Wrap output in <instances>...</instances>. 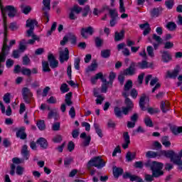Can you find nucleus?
Instances as JSON below:
<instances>
[{
	"mask_svg": "<svg viewBox=\"0 0 182 182\" xmlns=\"http://www.w3.org/2000/svg\"><path fill=\"white\" fill-rule=\"evenodd\" d=\"M5 25L6 28H5ZM4 39L3 42V48L1 49V53H0V75L4 73V66L2 62H5V59H6V55L9 53V50L15 43H16V40H11L9 41V45L8 46V38H6V29H8V26H6V19L4 21Z\"/></svg>",
	"mask_w": 182,
	"mask_h": 182,
	"instance_id": "nucleus-1",
	"label": "nucleus"
},
{
	"mask_svg": "<svg viewBox=\"0 0 182 182\" xmlns=\"http://www.w3.org/2000/svg\"><path fill=\"white\" fill-rule=\"evenodd\" d=\"M144 166L147 168H150V170L152 171V175L146 174L145 176V180L146 181H153L154 177H160V176H163V174H164V173L162 171L163 164H161V162H158L156 161H147Z\"/></svg>",
	"mask_w": 182,
	"mask_h": 182,
	"instance_id": "nucleus-2",
	"label": "nucleus"
},
{
	"mask_svg": "<svg viewBox=\"0 0 182 182\" xmlns=\"http://www.w3.org/2000/svg\"><path fill=\"white\" fill-rule=\"evenodd\" d=\"M0 9L3 16V21H4V28L6 29V25L5 24V20L6 19V12H9V18H14V16L16 15V9L14 6H7L4 7L2 5V1L0 0Z\"/></svg>",
	"mask_w": 182,
	"mask_h": 182,
	"instance_id": "nucleus-3",
	"label": "nucleus"
},
{
	"mask_svg": "<svg viewBox=\"0 0 182 182\" xmlns=\"http://www.w3.org/2000/svg\"><path fill=\"white\" fill-rule=\"evenodd\" d=\"M106 166V163L103 161V159L100 156L95 157L90 159L87 165L88 170H90V167H97V168H103Z\"/></svg>",
	"mask_w": 182,
	"mask_h": 182,
	"instance_id": "nucleus-4",
	"label": "nucleus"
},
{
	"mask_svg": "<svg viewBox=\"0 0 182 182\" xmlns=\"http://www.w3.org/2000/svg\"><path fill=\"white\" fill-rule=\"evenodd\" d=\"M23 99L26 103H31V99L32 98L33 94L31 90L28 87H23L21 90Z\"/></svg>",
	"mask_w": 182,
	"mask_h": 182,
	"instance_id": "nucleus-5",
	"label": "nucleus"
},
{
	"mask_svg": "<svg viewBox=\"0 0 182 182\" xmlns=\"http://www.w3.org/2000/svg\"><path fill=\"white\" fill-rule=\"evenodd\" d=\"M133 87V82L129 80L124 85V91L122 92V96L125 97V99H129V96H130V90Z\"/></svg>",
	"mask_w": 182,
	"mask_h": 182,
	"instance_id": "nucleus-6",
	"label": "nucleus"
},
{
	"mask_svg": "<svg viewBox=\"0 0 182 182\" xmlns=\"http://www.w3.org/2000/svg\"><path fill=\"white\" fill-rule=\"evenodd\" d=\"M93 32H95V29L92 26L82 28L81 29V36L84 39H87L89 36H92V35H93Z\"/></svg>",
	"mask_w": 182,
	"mask_h": 182,
	"instance_id": "nucleus-7",
	"label": "nucleus"
},
{
	"mask_svg": "<svg viewBox=\"0 0 182 182\" xmlns=\"http://www.w3.org/2000/svg\"><path fill=\"white\" fill-rule=\"evenodd\" d=\"M69 60V50L68 48L60 49V62L63 63V62H67Z\"/></svg>",
	"mask_w": 182,
	"mask_h": 182,
	"instance_id": "nucleus-8",
	"label": "nucleus"
},
{
	"mask_svg": "<svg viewBox=\"0 0 182 182\" xmlns=\"http://www.w3.org/2000/svg\"><path fill=\"white\" fill-rule=\"evenodd\" d=\"M125 105L127 107H122V114L127 115L129 114V112L131 111L132 109H133V102L129 98H126Z\"/></svg>",
	"mask_w": 182,
	"mask_h": 182,
	"instance_id": "nucleus-9",
	"label": "nucleus"
},
{
	"mask_svg": "<svg viewBox=\"0 0 182 182\" xmlns=\"http://www.w3.org/2000/svg\"><path fill=\"white\" fill-rule=\"evenodd\" d=\"M149 97L146 95H142L139 100V106L141 110H146V107L149 106Z\"/></svg>",
	"mask_w": 182,
	"mask_h": 182,
	"instance_id": "nucleus-10",
	"label": "nucleus"
},
{
	"mask_svg": "<svg viewBox=\"0 0 182 182\" xmlns=\"http://www.w3.org/2000/svg\"><path fill=\"white\" fill-rule=\"evenodd\" d=\"M181 72V67L179 65H177L173 71H168L167 72V76L168 77H171V79H176L177 76H178V73Z\"/></svg>",
	"mask_w": 182,
	"mask_h": 182,
	"instance_id": "nucleus-11",
	"label": "nucleus"
},
{
	"mask_svg": "<svg viewBox=\"0 0 182 182\" xmlns=\"http://www.w3.org/2000/svg\"><path fill=\"white\" fill-rule=\"evenodd\" d=\"M123 73L127 76H133L136 73V64L134 63H131L129 68L124 70Z\"/></svg>",
	"mask_w": 182,
	"mask_h": 182,
	"instance_id": "nucleus-12",
	"label": "nucleus"
},
{
	"mask_svg": "<svg viewBox=\"0 0 182 182\" xmlns=\"http://www.w3.org/2000/svg\"><path fill=\"white\" fill-rule=\"evenodd\" d=\"M48 58L50 63V66L52 69H55L59 66V61L55 59V56L53 54H49Z\"/></svg>",
	"mask_w": 182,
	"mask_h": 182,
	"instance_id": "nucleus-13",
	"label": "nucleus"
},
{
	"mask_svg": "<svg viewBox=\"0 0 182 182\" xmlns=\"http://www.w3.org/2000/svg\"><path fill=\"white\" fill-rule=\"evenodd\" d=\"M124 178H129L130 181L143 182V179L135 175H132L130 173H126L123 175Z\"/></svg>",
	"mask_w": 182,
	"mask_h": 182,
	"instance_id": "nucleus-14",
	"label": "nucleus"
},
{
	"mask_svg": "<svg viewBox=\"0 0 182 182\" xmlns=\"http://www.w3.org/2000/svg\"><path fill=\"white\" fill-rule=\"evenodd\" d=\"M161 60L164 63H168V62L171 61V55L168 51H161Z\"/></svg>",
	"mask_w": 182,
	"mask_h": 182,
	"instance_id": "nucleus-15",
	"label": "nucleus"
},
{
	"mask_svg": "<svg viewBox=\"0 0 182 182\" xmlns=\"http://www.w3.org/2000/svg\"><path fill=\"white\" fill-rule=\"evenodd\" d=\"M129 144H130V136L128 132L124 133V143L122 144V149L126 150L129 148Z\"/></svg>",
	"mask_w": 182,
	"mask_h": 182,
	"instance_id": "nucleus-16",
	"label": "nucleus"
},
{
	"mask_svg": "<svg viewBox=\"0 0 182 182\" xmlns=\"http://www.w3.org/2000/svg\"><path fill=\"white\" fill-rule=\"evenodd\" d=\"M182 150L179 151L178 154H175V161L174 164L178 166V167H182Z\"/></svg>",
	"mask_w": 182,
	"mask_h": 182,
	"instance_id": "nucleus-17",
	"label": "nucleus"
},
{
	"mask_svg": "<svg viewBox=\"0 0 182 182\" xmlns=\"http://www.w3.org/2000/svg\"><path fill=\"white\" fill-rule=\"evenodd\" d=\"M159 79L157 77L153 78L150 82V86H154L155 87L152 89V93H154L157 89H159L161 85L158 82Z\"/></svg>",
	"mask_w": 182,
	"mask_h": 182,
	"instance_id": "nucleus-18",
	"label": "nucleus"
},
{
	"mask_svg": "<svg viewBox=\"0 0 182 182\" xmlns=\"http://www.w3.org/2000/svg\"><path fill=\"white\" fill-rule=\"evenodd\" d=\"M80 137V139H83L85 140L82 143L83 146H86L90 144V140H91L90 136L86 135L85 132L82 133Z\"/></svg>",
	"mask_w": 182,
	"mask_h": 182,
	"instance_id": "nucleus-19",
	"label": "nucleus"
},
{
	"mask_svg": "<svg viewBox=\"0 0 182 182\" xmlns=\"http://www.w3.org/2000/svg\"><path fill=\"white\" fill-rule=\"evenodd\" d=\"M21 156L23 160H28L29 159V151H28V146L23 145L21 149Z\"/></svg>",
	"mask_w": 182,
	"mask_h": 182,
	"instance_id": "nucleus-20",
	"label": "nucleus"
},
{
	"mask_svg": "<svg viewBox=\"0 0 182 182\" xmlns=\"http://www.w3.org/2000/svg\"><path fill=\"white\" fill-rule=\"evenodd\" d=\"M0 109L1 110V113H6V116H11V114H12V109H11V107L9 106L6 111L5 105H4V104L1 102H0Z\"/></svg>",
	"mask_w": 182,
	"mask_h": 182,
	"instance_id": "nucleus-21",
	"label": "nucleus"
},
{
	"mask_svg": "<svg viewBox=\"0 0 182 182\" xmlns=\"http://www.w3.org/2000/svg\"><path fill=\"white\" fill-rule=\"evenodd\" d=\"M36 25H38V22L33 19H28L26 23V27L29 28V29H35Z\"/></svg>",
	"mask_w": 182,
	"mask_h": 182,
	"instance_id": "nucleus-22",
	"label": "nucleus"
},
{
	"mask_svg": "<svg viewBox=\"0 0 182 182\" xmlns=\"http://www.w3.org/2000/svg\"><path fill=\"white\" fill-rule=\"evenodd\" d=\"M166 159H171V161L174 164V161L176 160V152L174 151H166Z\"/></svg>",
	"mask_w": 182,
	"mask_h": 182,
	"instance_id": "nucleus-23",
	"label": "nucleus"
},
{
	"mask_svg": "<svg viewBox=\"0 0 182 182\" xmlns=\"http://www.w3.org/2000/svg\"><path fill=\"white\" fill-rule=\"evenodd\" d=\"M17 137L22 139L23 140L26 139V134L25 133V127H22L20 129L16 132Z\"/></svg>",
	"mask_w": 182,
	"mask_h": 182,
	"instance_id": "nucleus-24",
	"label": "nucleus"
},
{
	"mask_svg": "<svg viewBox=\"0 0 182 182\" xmlns=\"http://www.w3.org/2000/svg\"><path fill=\"white\" fill-rule=\"evenodd\" d=\"M139 28H141V29H144L143 33L144 36H146V35H149V33H150V31H151L150 26L147 23L141 24L139 26Z\"/></svg>",
	"mask_w": 182,
	"mask_h": 182,
	"instance_id": "nucleus-25",
	"label": "nucleus"
},
{
	"mask_svg": "<svg viewBox=\"0 0 182 182\" xmlns=\"http://www.w3.org/2000/svg\"><path fill=\"white\" fill-rule=\"evenodd\" d=\"M98 79H103V73H97L94 77H91V83L92 85H96V82H97Z\"/></svg>",
	"mask_w": 182,
	"mask_h": 182,
	"instance_id": "nucleus-26",
	"label": "nucleus"
},
{
	"mask_svg": "<svg viewBox=\"0 0 182 182\" xmlns=\"http://www.w3.org/2000/svg\"><path fill=\"white\" fill-rule=\"evenodd\" d=\"M26 41L25 39H23L20 41L19 46H18V50L22 53L23 52H25L26 50Z\"/></svg>",
	"mask_w": 182,
	"mask_h": 182,
	"instance_id": "nucleus-27",
	"label": "nucleus"
},
{
	"mask_svg": "<svg viewBox=\"0 0 182 182\" xmlns=\"http://www.w3.org/2000/svg\"><path fill=\"white\" fill-rule=\"evenodd\" d=\"M37 143L42 149L48 148V141H46L44 138H40L38 140H37Z\"/></svg>",
	"mask_w": 182,
	"mask_h": 182,
	"instance_id": "nucleus-28",
	"label": "nucleus"
},
{
	"mask_svg": "<svg viewBox=\"0 0 182 182\" xmlns=\"http://www.w3.org/2000/svg\"><path fill=\"white\" fill-rule=\"evenodd\" d=\"M170 106V103L168 101H162L161 102V109L164 113H166V112H168V107Z\"/></svg>",
	"mask_w": 182,
	"mask_h": 182,
	"instance_id": "nucleus-29",
	"label": "nucleus"
},
{
	"mask_svg": "<svg viewBox=\"0 0 182 182\" xmlns=\"http://www.w3.org/2000/svg\"><path fill=\"white\" fill-rule=\"evenodd\" d=\"M113 174L115 178H119V176H122L123 174V169L122 168L114 167L113 168Z\"/></svg>",
	"mask_w": 182,
	"mask_h": 182,
	"instance_id": "nucleus-30",
	"label": "nucleus"
},
{
	"mask_svg": "<svg viewBox=\"0 0 182 182\" xmlns=\"http://www.w3.org/2000/svg\"><path fill=\"white\" fill-rule=\"evenodd\" d=\"M102 85L101 88L102 93H106L107 92V85L110 82H107L106 79L102 78Z\"/></svg>",
	"mask_w": 182,
	"mask_h": 182,
	"instance_id": "nucleus-31",
	"label": "nucleus"
},
{
	"mask_svg": "<svg viewBox=\"0 0 182 182\" xmlns=\"http://www.w3.org/2000/svg\"><path fill=\"white\" fill-rule=\"evenodd\" d=\"M43 11L46 12V11L50 10V0H43Z\"/></svg>",
	"mask_w": 182,
	"mask_h": 182,
	"instance_id": "nucleus-32",
	"label": "nucleus"
},
{
	"mask_svg": "<svg viewBox=\"0 0 182 182\" xmlns=\"http://www.w3.org/2000/svg\"><path fill=\"white\" fill-rule=\"evenodd\" d=\"M150 66L151 65L146 60H143L138 63V68H139V69H147V68H150Z\"/></svg>",
	"mask_w": 182,
	"mask_h": 182,
	"instance_id": "nucleus-33",
	"label": "nucleus"
},
{
	"mask_svg": "<svg viewBox=\"0 0 182 182\" xmlns=\"http://www.w3.org/2000/svg\"><path fill=\"white\" fill-rule=\"evenodd\" d=\"M146 159H156L157 157V152L153 151H148L146 153Z\"/></svg>",
	"mask_w": 182,
	"mask_h": 182,
	"instance_id": "nucleus-34",
	"label": "nucleus"
},
{
	"mask_svg": "<svg viewBox=\"0 0 182 182\" xmlns=\"http://www.w3.org/2000/svg\"><path fill=\"white\" fill-rule=\"evenodd\" d=\"M123 38H124V31H121V32H116L115 33V41L117 42H119V41H122V39H123Z\"/></svg>",
	"mask_w": 182,
	"mask_h": 182,
	"instance_id": "nucleus-35",
	"label": "nucleus"
},
{
	"mask_svg": "<svg viewBox=\"0 0 182 182\" xmlns=\"http://www.w3.org/2000/svg\"><path fill=\"white\" fill-rule=\"evenodd\" d=\"M56 26H58V23H53L50 29L47 32V36H50V35H52V33L56 31Z\"/></svg>",
	"mask_w": 182,
	"mask_h": 182,
	"instance_id": "nucleus-36",
	"label": "nucleus"
},
{
	"mask_svg": "<svg viewBox=\"0 0 182 182\" xmlns=\"http://www.w3.org/2000/svg\"><path fill=\"white\" fill-rule=\"evenodd\" d=\"M65 37L67 38L68 41H71L72 43H75L76 42V36H75V34L72 33H68Z\"/></svg>",
	"mask_w": 182,
	"mask_h": 182,
	"instance_id": "nucleus-37",
	"label": "nucleus"
},
{
	"mask_svg": "<svg viewBox=\"0 0 182 182\" xmlns=\"http://www.w3.org/2000/svg\"><path fill=\"white\" fill-rule=\"evenodd\" d=\"M42 68L43 72H50V68H49V63L48 61L42 62Z\"/></svg>",
	"mask_w": 182,
	"mask_h": 182,
	"instance_id": "nucleus-38",
	"label": "nucleus"
},
{
	"mask_svg": "<svg viewBox=\"0 0 182 182\" xmlns=\"http://www.w3.org/2000/svg\"><path fill=\"white\" fill-rule=\"evenodd\" d=\"M21 73L24 76H31L32 75V71L29 68H21Z\"/></svg>",
	"mask_w": 182,
	"mask_h": 182,
	"instance_id": "nucleus-39",
	"label": "nucleus"
},
{
	"mask_svg": "<svg viewBox=\"0 0 182 182\" xmlns=\"http://www.w3.org/2000/svg\"><path fill=\"white\" fill-rule=\"evenodd\" d=\"M166 28L168 29V31H176V28H177V25L174 22H169L166 25Z\"/></svg>",
	"mask_w": 182,
	"mask_h": 182,
	"instance_id": "nucleus-40",
	"label": "nucleus"
},
{
	"mask_svg": "<svg viewBox=\"0 0 182 182\" xmlns=\"http://www.w3.org/2000/svg\"><path fill=\"white\" fill-rule=\"evenodd\" d=\"M171 130L173 134H180V133H182V127H173L171 128Z\"/></svg>",
	"mask_w": 182,
	"mask_h": 182,
	"instance_id": "nucleus-41",
	"label": "nucleus"
},
{
	"mask_svg": "<svg viewBox=\"0 0 182 182\" xmlns=\"http://www.w3.org/2000/svg\"><path fill=\"white\" fill-rule=\"evenodd\" d=\"M161 143L164 146H165V147H170L171 145V143H170V141H168V137L167 136H164L162 138Z\"/></svg>",
	"mask_w": 182,
	"mask_h": 182,
	"instance_id": "nucleus-42",
	"label": "nucleus"
},
{
	"mask_svg": "<svg viewBox=\"0 0 182 182\" xmlns=\"http://www.w3.org/2000/svg\"><path fill=\"white\" fill-rule=\"evenodd\" d=\"M31 11V6H21V11L23 14H25V15H28V13H30Z\"/></svg>",
	"mask_w": 182,
	"mask_h": 182,
	"instance_id": "nucleus-43",
	"label": "nucleus"
},
{
	"mask_svg": "<svg viewBox=\"0 0 182 182\" xmlns=\"http://www.w3.org/2000/svg\"><path fill=\"white\" fill-rule=\"evenodd\" d=\"M72 97V93L69 92L66 94L65 95V103L68 105V106H70L72 105V100L70 99Z\"/></svg>",
	"mask_w": 182,
	"mask_h": 182,
	"instance_id": "nucleus-44",
	"label": "nucleus"
},
{
	"mask_svg": "<svg viewBox=\"0 0 182 182\" xmlns=\"http://www.w3.org/2000/svg\"><path fill=\"white\" fill-rule=\"evenodd\" d=\"M161 11H162L161 8L154 9L151 11V16H159V14H160V12H161Z\"/></svg>",
	"mask_w": 182,
	"mask_h": 182,
	"instance_id": "nucleus-45",
	"label": "nucleus"
},
{
	"mask_svg": "<svg viewBox=\"0 0 182 182\" xmlns=\"http://www.w3.org/2000/svg\"><path fill=\"white\" fill-rule=\"evenodd\" d=\"M32 39H30L28 41V42H26L27 45H33V43H35V42H36V41H39V36H33V37H31Z\"/></svg>",
	"mask_w": 182,
	"mask_h": 182,
	"instance_id": "nucleus-46",
	"label": "nucleus"
},
{
	"mask_svg": "<svg viewBox=\"0 0 182 182\" xmlns=\"http://www.w3.org/2000/svg\"><path fill=\"white\" fill-rule=\"evenodd\" d=\"M136 157L135 154H132V152H127L126 155L127 161H132V160H134Z\"/></svg>",
	"mask_w": 182,
	"mask_h": 182,
	"instance_id": "nucleus-47",
	"label": "nucleus"
},
{
	"mask_svg": "<svg viewBox=\"0 0 182 182\" xmlns=\"http://www.w3.org/2000/svg\"><path fill=\"white\" fill-rule=\"evenodd\" d=\"M146 51L150 58H154V49L151 46L146 48Z\"/></svg>",
	"mask_w": 182,
	"mask_h": 182,
	"instance_id": "nucleus-48",
	"label": "nucleus"
},
{
	"mask_svg": "<svg viewBox=\"0 0 182 182\" xmlns=\"http://www.w3.org/2000/svg\"><path fill=\"white\" fill-rule=\"evenodd\" d=\"M97 69V63H95L91 64L86 70L87 72H93Z\"/></svg>",
	"mask_w": 182,
	"mask_h": 182,
	"instance_id": "nucleus-49",
	"label": "nucleus"
},
{
	"mask_svg": "<svg viewBox=\"0 0 182 182\" xmlns=\"http://www.w3.org/2000/svg\"><path fill=\"white\" fill-rule=\"evenodd\" d=\"M37 127H38L39 130H45L46 127V126L45 125V121H38L37 122Z\"/></svg>",
	"mask_w": 182,
	"mask_h": 182,
	"instance_id": "nucleus-50",
	"label": "nucleus"
},
{
	"mask_svg": "<svg viewBox=\"0 0 182 182\" xmlns=\"http://www.w3.org/2000/svg\"><path fill=\"white\" fill-rule=\"evenodd\" d=\"M144 123H145L146 126H147L148 127H153V122L151 121L150 117H146L144 119Z\"/></svg>",
	"mask_w": 182,
	"mask_h": 182,
	"instance_id": "nucleus-51",
	"label": "nucleus"
},
{
	"mask_svg": "<svg viewBox=\"0 0 182 182\" xmlns=\"http://www.w3.org/2000/svg\"><path fill=\"white\" fill-rule=\"evenodd\" d=\"M95 132L98 134L99 137H103V134L102 133V129L99 128V125L97 124H94Z\"/></svg>",
	"mask_w": 182,
	"mask_h": 182,
	"instance_id": "nucleus-52",
	"label": "nucleus"
},
{
	"mask_svg": "<svg viewBox=\"0 0 182 182\" xmlns=\"http://www.w3.org/2000/svg\"><path fill=\"white\" fill-rule=\"evenodd\" d=\"M119 12L121 14H124V12H126V8L124 7L123 0H119Z\"/></svg>",
	"mask_w": 182,
	"mask_h": 182,
	"instance_id": "nucleus-53",
	"label": "nucleus"
},
{
	"mask_svg": "<svg viewBox=\"0 0 182 182\" xmlns=\"http://www.w3.org/2000/svg\"><path fill=\"white\" fill-rule=\"evenodd\" d=\"M80 58H77L75 59L74 61V67L77 70H79L80 69Z\"/></svg>",
	"mask_w": 182,
	"mask_h": 182,
	"instance_id": "nucleus-54",
	"label": "nucleus"
},
{
	"mask_svg": "<svg viewBox=\"0 0 182 182\" xmlns=\"http://www.w3.org/2000/svg\"><path fill=\"white\" fill-rule=\"evenodd\" d=\"M4 102H5L7 105H9L11 103V94L6 93L4 95L3 97Z\"/></svg>",
	"mask_w": 182,
	"mask_h": 182,
	"instance_id": "nucleus-55",
	"label": "nucleus"
},
{
	"mask_svg": "<svg viewBox=\"0 0 182 182\" xmlns=\"http://www.w3.org/2000/svg\"><path fill=\"white\" fill-rule=\"evenodd\" d=\"M101 56L102 58H109V56H110V50H103L101 51Z\"/></svg>",
	"mask_w": 182,
	"mask_h": 182,
	"instance_id": "nucleus-56",
	"label": "nucleus"
},
{
	"mask_svg": "<svg viewBox=\"0 0 182 182\" xmlns=\"http://www.w3.org/2000/svg\"><path fill=\"white\" fill-rule=\"evenodd\" d=\"M60 90L62 92V93H66L69 92V88L68 87V84L64 83L61 85Z\"/></svg>",
	"mask_w": 182,
	"mask_h": 182,
	"instance_id": "nucleus-57",
	"label": "nucleus"
},
{
	"mask_svg": "<svg viewBox=\"0 0 182 182\" xmlns=\"http://www.w3.org/2000/svg\"><path fill=\"white\" fill-rule=\"evenodd\" d=\"M109 15H110L111 18H112V19L117 18V10H116V9H110Z\"/></svg>",
	"mask_w": 182,
	"mask_h": 182,
	"instance_id": "nucleus-58",
	"label": "nucleus"
},
{
	"mask_svg": "<svg viewBox=\"0 0 182 182\" xmlns=\"http://www.w3.org/2000/svg\"><path fill=\"white\" fill-rule=\"evenodd\" d=\"M114 112L115 116H117V117H122V116H123V112H122V111L120 110V108H119V107H115L114 109Z\"/></svg>",
	"mask_w": 182,
	"mask_h": 182,
	"instance_id": "nucleus-59",
	"label": "nucleus"
},
{
	"mask_svg": "<svg viewBox=\"0 0 182 182\" xmlns=\"http://www.w3.org/2000/svg\"><path fill=\"white\" fill-rule=\"evenodd\" d=\"M165 5L168 9H171L173 8V6L174 5V1L173 0H168L165 2Z\"/></svg>",
	"mask_w": 182,
	"mask_h": 182,
	"instance_id": "nucleus-60",
	"label": "nucleus"
},
{
	"mask_svg": "<svg viewBox=\"0 0 182 182\" xmlns=\"http://www.w3.org/2000/svg\"><path fill=\"white\" fill-rule=\"evenodd\" d=\"M23 171H25V168H23V167L20 166H17L16 174H18V176H22V174H23Z\"/></svg>",
	"mask_w": 182,
	"mask_h": 182,
	"instance_id": "nucleus-61",
	"label": "nucleus"
},
{
	"mask_svg": "<svg viewBox=\"0 0 182 182\" xmlns=\"http://www.w3.org/2000/svg\"><path fill=\"white\" fill-rule=\"evenodd\" d=\"M62 140H63V138H62V136L60 135H57L53 138V141H54V143H60Z\"/></svg>",
	"mask_w": 182,
	"mask_h": 182,
	"instance_id": "nucleus-62",
	"label": "nucleus"
},
{
	"mask_svg": "<svg viewBox=\"0 0 182 182\" xmlns=\"http://www.w3.org/2000/svg\"><path fill=\"white\" fill-rule=\"evenodd\" d=\"M166 151H164V150L156 152L157 158L161 159V157H166Z\"/></svg>",
	"mask_w": 182,
	"mask_h": 182,
	"instance_id": "nucleus-63",
	"label": "nucleus"
},
{
	"mask_svg": "<svg viewBox=\"0 0 182 182\" xmlns=\"http://www.w3.org/2000/svg\"><path fill=\"white\" fill-rule=\"evenodd\" d=\"M72 10L77 14H79L82 11V8L79 7V6H75Z\"/></svg>",
	"mask_w": 182,
	"mask_h": 182,
	"instance_id": "nucleus-64",
	"label": "nucleus"
}]
</instances>
